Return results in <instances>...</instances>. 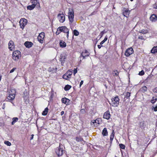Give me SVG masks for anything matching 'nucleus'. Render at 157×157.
Here are the masks:
<instances>
[{
	"label": "nucleus",
	"instance_id": "1",
	"mask_svg": "<svg viewBox=\"0 0 157 157\" xmlns=\"http://www.w3.org/2000/svg\"><path fill=\"white\" fill-rule=\"evenodd\" d=\"M21 53L19 51H15L13 54V59L14 60H17L21 57Z\"/></svg>",
	"mask_w": 157,
	"mask_h": 157
},
{
	"label": "nucleus",
	"instance_id": "2",
	"mask_svg": "<svg viewBox=\"0 0 157 157\" xmlns=\"http://www.w3.org/2000/svg\"><path fill=\"white\" fill-rule=\"evenodd\" d=\"M112 103L111 104L112 106L114 107H116L118 106L119 104L120 99L118 96H116L111 99Z\"/></svg>",
	"mask_w": 157,
	"mask_h": 157
},
{
	"label": "nucleus",
	"instance_id": "3",
	"mask_svg": "<svg viewBox=\"0 0 157 157\" xmlns=\"http://www.w3.org/2000/svg\"><path fill=\"white\" fill-rule=\"evenodd\" d=\"M74 13L73 10L71 12H69L68 13V17L69 19L70 23L71 24L74 21Z\"/></svg>",
	"mask_w": 157,
	"mask_h": 157
},
{
	"label": "nucleus",
	"instance_id": "4",
	"mask_svg": "<svg viewBox=\"0 0 157 157\" xmlns=\"http://www.w3.org/2000/svg\"><path fill=\"white\" fill-rule=\"evenodd\" d=\"M27 22V20L25 18H21L20 20L19 23L21 28L23 29L25 26L26 25Z\"/></svg>",
	"mask_w": 157,
	"mask_h": 157
},
{
	"label": "nucleus",
	"instance_id": "5",
	"mask_svg": "<svg viewBox=\"0 0 157 157\" xmlns=\"http://www.w3.org/2000/svg\"><path fill=\"white\" fill-rule=\"evenodd\" d=\"M44 33L42 32L39 34L37 37L38 41L41 43H43V40L44 37Z\"/></svg>",
	"mask_w": 157,
	"mask_h": 157
},
{
	"label": "nucleus",
	"instance_id": "6",
	"mask_svg": "<svg viewBox=\"0 0 157 157\" xmlns=\"http://www.w3.org/2000/svg\"><path fill=\"white\" fill-rule=\"evenodd\" d=\"M57 17L59 19L60 22L63 23L64 21L65 17L63 13L58 14L57 15Z\"/></svg>",
	"mask_w": 157,
	"mask_h": 157
},
{
	"label": "nucleus",
	"instance_id": "7",
	"mask_svg": "<svg viewBox=\"0 0 157 157\" xmlns=\"http://www.w3.org/2000/svg\"><path fill=\"white\" fill-rule=\"evenodd\" d=\"M133 52V49L132 48H130L127 49L125 52V55L126 56H128Z\"/></svg>",
	"mask_w": 157,
	"mask_h": 157
},
{
	"label": "nucleus",
	"instance_id": "8",
	"mask_svg": "<svg viewBox=\"0 0 157 157\" xmlns=\"http://www.w3.org/2000/svg\"><path fill=\"white\" fill-rule=\"evenodd\" d=\"M89 53L86 50H85L82 52L81 56L82 57L83 59H84L86 57L89 56Z\"/></svg>",
	"mask_w": 157,
	"mask_h": 157
},
{
	"label": "nucleus",
	"instance_id": "9",
	"mask_svg": "<svg viewBox=\"0 0 157 157\" xmlns=\"http://www.w3.org/2000/svg\"><path fill=\"white\" fill-rule=\"evenodd\" d=\"M30 2L32 4H34L35 6L37 7H40V3L38 0H30Z\"/></svg>",
	"mask_w": 157,
	"mask_h": 157
},
{
	"label": "nucleus",
	"instance_id": "10",
	"mask_svg": "<svg viewBox=\"0 0 157 157\" xmlns=\"http://www.w3.org/2000/svg\"><path fill=\"white\" fill-rule=\"evenodd\" d=\"M15 97H14L13 95H10L9 94V96H8L6 99V101H8L11 102L13 104L12 102V101L14 99Z\"/></svg>",
	"mask_w": 157,
	"mask_h": 157
},
{
	"label": "nucleus",
	"instance_id": "11",
	"mask_svg": "<svg viewBox=\"0 0 157 157\" xmlns=\"http://www.w3.org/2000/svg\"><path fill=\"white\" fill-rule=\"evenodd\" d=\"M110 116L109 112L107 111L104 113L103 118L107 120H109L110 118Z\"/></svg>",
	"mask_w": 157,
	"mask_h": 157
},
{
	"label": "nucleus",
	"instance_id": "12",
	"mask_svg": "<svg viewBox=\"0 0 157 157\" xmlns=\"http://www.w3.org/2000/svg\"><path fill=\"white\" fill-rule=\"evenodd\" d=\"M150 19L152 21H155L157 20V16L155 14H153L151 16Z\"/></svg>",
	"mask_w": 157,
	"mask_h": 157
},
{
	"label": "nucleus",
	"instance_id": "13",
	"mask_svg": "<svg viewBox=\"0 0 157 157\" xmlns=\"http://www.w3.org/2000/svg\"><path fill=\"white\" fill-rule=\"evenodd\" d=\"M61 101L63 103L67 105H68L69 102L70 101V100L66 98H62Z\"/></svg>",
	"mask_w": 157,
	"mask_h": 157
},
{
	"label": "nucleus",
	"instance_id": "14",
	"mask_svg": "<svg viewBox=\"0 0 157 157\" xmlns=\"http://www.w3.org/2000/svg\"><path fill=\"white\" fill-rule=\"evenodd\" d=\"M24 45L26 48H29L32 46L33 44L31 42L26 41L24 43Z\"/></svg>",
	"mask_w": 157,
	"mask_h": 157
},
{
	"label": "nucleus",
	"instance_id": "15",
	"mask_svg": "<svg viewBox=\"0 0 157 157\" xmlns=\"http://www.w3.org/2000/svg\"><path fill=\"white\" fill-rule=\"evenodd\" d=\"M13 42L12 40H10L8 43L9 48L10 50H12L14 48Z\"/></svg>",
	"mask_w": 157,
	"mask_h": 157
},
{
	"label": "nucleus",
	"instance_id": "16",
	"mask_svg": "<svg viewBox=\"0 0 157 157\" xmlns=\"http://www.w3.org/2000/svg\"><path fill=\"white\" fill-rule=\"evenodd\" d=\"M57 70V68L56 67V68H54V67H50L48 68V71L49 72H51L52 73H56V72Z\"/></svg>",
	"mask_w": 157,
	"mask_h": 157
},
{
	"label": "nucleus",
	"instance_id": "17",
	"mask_svg": "<svg viewBox=\"0 0 157 157\" xmlns=\"http://www.w3.org/2000/svg\"><path fill=\"white\" fill-rule=\"evenodd\" d=\"M123 14L124 16L127 17V15H128L129 10L128 9L124 8L123 10Z\"/></svg>",
	"mask_w": 157,
	"mask_h": 157
},
{
	"label": "nucleus",
	"instance_id": "18",
	"mask_svg": "<svg viewBox=\"0 0 157 157\" xmlns=\"http://www.w3.org/2000/svg\"><path fill=\"white\" fill-rule=\"evenodd\" d=\"M131 93L129 92H126L125 94L124 98V100L125 101V98H126L128 100V101H129V97L130 96Z\"/></svg>",
	"mask_w": 157,
	"mask_h": 157
},
{
	"label": "nucleus",
	"instance_id": "19",
	"mask_svg": "<svg viewBox=\"0 0 157 157\" xmlns=\"http://www.w3.org/2000/svg\"><path fill=\"white\" fill-rule=\"evenodd\" d=\"M59 45L60 47L62 48H64L66 46L65 42L61 40H60L59 41Z\"/></svg>",
	"mask_w": 157,
	"mask_h": 157
},
{
	"label": "nucleus",
	"instance_id": "20",
	"mask_svg": "<svg viewBox=\"0 0 157 157\" xmlns=\"http://www.w3.org/2000/svg\"><path fill=\"white\" fill-rule=\"evenodd\" d=\"M16 93V91L15 89H11L10 91L9 92V94H10V95H13L14 97H15Z\"/></svg>",
	"mask_w": 157,
	"mask_h": 157
},
{
	"label": "nucleus",
	"instance_id": "21",
	"mask_svg": "<svg viewBox=\"0 0 157 157\" xmlns=\"http://www.w3.org/2000/svg\"><path fill=\"white\" fill-rule=\"evenodd\" d=\"M151 52L153 54L157 53V46L154 47L151 50Z\"/></svg>",
	"mask_w": 157,
	"mask_h": 157
},
{
	"label": "nucleus",
	"instance_id": "22",
	"mask_svg": "<svg viewBox=\"0 0 157 157\" xmlns=\"http://www.w3.org/2000/svg\"><path fill=\"white\" fill-rule=\"evenodd\" d=\"M114 134L115 133L114 132V130H113L112 131V132L110 136V140L111 143H112V141L113 139Z\"/></svg>",
	"mask_w": 157,
	"mask_h": 157
},
{
	"label": "nucleus",
	"instance_id": "23",
	"mask_svg": "<svg viewBox=\"0 0 157 157\" xmlns=\"http://www.w3.org/2000/svg\"><path fill=\"white\" fill-rule=\"evenodd\" d=\"M35 5L34 4H32L31 5L28 6L27 7V10H33L35 7Z\"/></svg>",
	"mask_w": 157,
	"mask_h": 157
},
{
	"label": "nucleus",
	"instance_id": "24",
	"mask_svg": "<svg viewBox=\"0 0 157 157\" xmlns=\"http://www.w3.org/2000/svg\"><path fill=\"white\" fill-rule=\"evenodd\" d=\"M102 134L104 136H107L108 135V133L106 128H104L102 132Z\"/></svg>",
	"mask_w": 157,
	"mask_h": 157
},
{
	"label": "nucleus",
	"instance_id": "25",
	"mask_svg": "<svg viewBox=\"0 0 157 157\" xmlns=\"http://www.w3.org/2000/svg\"><path fill=\"white\" fill-rule=\"evenodd\" d=\"M147 87L145 86H144L142 87L140 89V90L143 93H144L147 91Z\"/></svg>",
	"mask_w": 157,
	"mask_h": 157
},
{
	"label": "nucleus",
	"instance_id": "26",
	"mask_svg": "<svg viewBox=\"0 0 157 157\" xmlns=\"http://www.w3.org/2000/svg\"><path fill=\"white\" fill-rule=\"evenodd\" d=\"M18 120V118L17 117H13L12 118L13 121L12 122L11 124L13 125H14V124L17 122Z\"/></svg>",
	"mask_w": 157,
	"mask_h": 157
},
{
	"label": "nucleus",
	"instance_id": "27",
	"mask_svg": "<svg viewBox=\"0 0 157 157\" xmlns=\"http://www.w3.org/2000/svg\"><path fill=\"white\" fill-rule=\"evenodd\" d=\"M139 32L140 33H142L144 34H145L148 33V30L146 29H143L139 31Z\"/></svg>",
	"mask_w": 157,
	"mask_h": 157
},
{
	"label": "nucleus",
	"instance_id": "28",
	"mask_svg": "<svg viewBox=\"0 0 157 157\" xmlns=\"http://www.w3.org/2000/svg\"><path fill=\"white\" fill-rule=\"evenodd\" d=\"M48 108L47 107L46 108L44 109V110L43 112V113H42V114L44 116H45L47 115L48 112Z\"/></svg>",
	"mask_w": 157,
	"mask_h": 157
},
{
	"label": "nucleus",
	"instance_id": "29",
	"mask_svg": "<svg viewBox=\"0 0 157 157\" xmlns=\"http://www.w3.org/2000/svg\"><path fill=\"white\" fill-rule=\"evenodd\" d=\"M71 87V86L67 85L65 86L64 89L65 90L67 91L70 90Z\"/></svg>",
	"mask_w": 157,
	"mask_h": 157
},
{
	"label": "nucleus",
	"instance_id": "30",
	"mask_svg": "<svg viewBox=\"0 0 157 157\" xmlns=\"http://www.w3.org/2000/svg\"><path fill=\"white\" fill-rule=\"evenodd\" d=\"M72 74V70L70 71L69 70L67 73V75L68 77L69 78H71V75Z\"/></svg>",
	"mask_w": 157,
	"mask_h": 157
},
{
	"label": "nucleus",
	"instance_id": "31",
	"mask_svg": "<svg viewBox=\"0 0 157 157\" xmlns=\"http://www.w3.org/2000/svg\"><path fill=\"white\" fill-rule=\"evenodd\" d=\"M76 140L77 141L79 142V141H82L83 140V139L80 136L79 137H76Z\"/></svg>",
	"mask_w": 157,
	"mask_h": 157
},
{
	"label": "nucleus",
	"instance_id": "32",
	"mask_svg": "<svg viewBox=\"0 0 157 157\" xmlns=\"http://www.w3.org/2000/svg\"><path fill=\"white\" fill-rule=\"evenodd\" d=\"M145 125L144 121H142L140 122V128L144 127Z\"/></svg>",
	"mask_w": 157,
	"mask_h": 157
},
{
	"label": "nucleus",
	"instance_id": "33",
	"mask_svg": "<svg viewBox=\"0 0 157 157\" xmlns=\"http://www.w3.org/2000/svg\"><path fill=\"white\" fill-rule=\"evenodd\" d=\"M157 100V98H155L154 97H152V99L151 100V102L152 104H154L156 102Z\"/></svg>",
	"mask_w": 157,
	"mask_h": 157
},
{
	"label": "nucleus",
	"instance_id": "34",
	"mask_svg": "<svg viewBox=\"0 0 157 157\" xmlns=\"http://www.w3.org/2000/svg\"><path fill=\"white\" fill-rule=\"evenodd\" d=\"M73 33L74 35L75 36H78L79 34V32L76 29H75L73 31Z\"/></svg>",
	"mask_w": 157,
	"mask_h": 157
},
{
	"label": "nucleus",
	"instance_id": "35",
	"mask_svg": "<svg viewBox=\"0 0 157 157\" xmlns=\"http://www.w3.org/2000/svg\"><path fill=\"white\" fill-rule=\"evenodd\" d=\"M63 27H64V26H62L58 28V30H59V31H60V32H63L64 29Z\"/></svg>",
	"mask_w": 157,
	"mask_h": 157
},
{
	"label": "nucleus",
	"instance_id": "36",
	"mask_svg": "<svg viewBox=\"0 0 157 157\" xmlns=\"http://www.w3.org/2000/svg\"><path fill=\"white\" fill-rule=\"evenodd\" d=\"M107 39H108V38H107V36H105V38L104 39V40H102V41H101L100 42V44L101 45L102 44L107 40Z\"/></svg>",
	"mask_w": 157,
	"mask_h": 157
},
{
	"label": "nucleus",
	"instance_id": "37",
	"mask_svg": "<svg viewBox=\"0 0 157 157\" xmlns=\"http://www.w3.org/2000/svg\"><path fill=\"white\" fill-rule=\"evenodd\" d=\"M64 28V31L63 33H67L69 32V29L67 28L66 26H64V27H63Z\"/></svg>",
	"mask_w": 157,
	"mask_h": 157
},
{
	"label": "nucleus",
	"instance_id": "38",
	"mask_svg": "<svg viewBox=\"0 0 157 157\" xmlns=\"http://www.w3.org/2000/svg\"><path fill=\"white\" fill-rule=\"evenodd\" d=\"M63 78L67 80L68 78H69V77L67 76V75H66L65 74H64L63 76Z\"/></svg>",
	"mask_w": 157,
	"mask_h": 157
},
{
	"label": "nucleus",
	"instance_id": "39",
	"mask_svg": "<svg viewBox=\"0 0 157 157\" xmlns=\"http://www.w3.org/2000/svg\"><path fill=\"white\" fill-rule=\"evenodd\" d=\"M119 146L122 149H124L125 146L124 144H119Z\"/></svg>",
	"mask_w": 157,
	"mask_h": 157
},
{
	"label": "nucleus",
	"instance_id": "40",
	"mask_svg": "<svg viewBox=\"0 0 157 157\" xmlns=\"http://www.w3.org/2000/svg\"><path fill=\"white\" fill-rule=\"evenodd\" d=\"M5 144L8 146H10L11 145V143L9 141H5L4 142Z\"/></svg>",
	"mask_w": 157,
	"mask_h": 157
},
{
	"label": "nucleus",
	"instance_id": "41",
	"mask_svg": "<svg viewBox=\"0 0 157 157\" xmlns=\"http://www.w3.org/2000/svg\"><path fill=\"white\" fill-rule=\"evenodd\" d=\"M144 74V72L143 70H142L139 73V75H143Z\"/></svg>",
	"mask_w": 157,
	"mask_h": 157
},
{
	"label": "nucleus",
	"instance_id": "42",
	"mask_svg": "<svg viewBox=\"0 0 157 157\" xmlns=\"http://www.w3.org/2000/svg\"><path fill=\"white\" fill-rule=\"evenodd\" d=\"M104 35L103 32H101L100 33V34L98 36V37L99 36H100L99 39H100L103 36V35Z\"/></svg>",
	"mask_w": 157,
	"mask_h": 157
},
{
	"label": "nucleus",
	"instance_id": "43",
	"mask_svg": "<svg viewBox=\"0 0 157 157\" xmlns=\"http://www.w3.org/2000/svg\"><path fill=\"white\" fill-rule=\"evenodd\" d=\"M77 68H74V69L73 74H74V75H75V74L77 73Z\"/></svg>",
	"mask_w": 157,
	"mask_h": 157
},
{
	"label": "nucleus",
	"instance_id": "44",
	"mask_svg": "<svg viewBox=\"0 0 157 157\" xmlns=\"http://www.w3.org/2000/svg\"><path fill=\"white\" fill-rule=\"evenodd\" d=\"M80 112L82 114L86 112V111L84 109H81L80 110Z\"/></svg>",
	"mask_w": 157,
	"mask_h": 157
},
{
	"label": "nucleus",
	"instance_id": "45",
	"mask_svg": "<svg viewBox=\"0 0 157 157\" xmlns=\"http://www.w3.org/2000/svg\"><path fill=\"white\" fill-rule=\"evenodd\" d=\"M152 91L154 93H157V87L153 89Z\"/></svg>",
	"mask_w": 157,
	"mask_h": 157
},
{
	"label": "nucleus",
	"instance_id": "46",
	"mask_svg": "<svg viewBox=\"0 0 157 157\" xmlns=\"http://www.w3.org/2000/svg\"><path fill=\"white\" fill-rule=\"evenodd\" d=\"M16 69V68L14 67L10 71V73H12Z\"/></svg>",
	"mask_w": 157,
	"mask_h": 157
},
{
	"label": "nucleus",
	"instance_id": "47",
	"mask_svg": "<svg viewBox=\"0 0 157 157\" xmlns=\"http://www.w3.org/2000/svg\"><path fill=\"white\" fill-rule=\"evenodd\" d=\"M60 32H60V31H59V30H58V28L57 29V31L56 32V34L57 35H59V34L60 33Z\"/></svg>",
	"mask_w": 157,
	"mask_h": 157
},
{
	"label": "nucleus",
	"instance_id": "48",
	"mask_svg": "<svg viewBox=\"0 0 157 157\" xmlns=\"http://www.w3.org/2000/svg\"><path fill=\"white\" fill-rule=\"evenodd\" d=\"M154 8L155 9H157V2L155 3V4L154 5Z\"/></svg>",
	"mask_w": 157,
	"mask_h": 157
},
{
	"label": "nucleus",
	"instance_id": "49",
	"mask_svg": "<svg viewBox=\"0 0 157 157\" xmlns=\"http://www.w3.org/2000/svg\"><path fill=\"white\" fill-rule=\"evenodd\" d=\"M138 38L139 39H141V40H144V38L143 36H140L138 37Z\"/></svg>",
	"mask_w": 157,
	"mask_h": 157
},
{
	"label": "nucleus",
	"instance_id": "50",
	"mask_svg": "<svg viewBox=\"0 0 157 157\" xmlns=\"http://www.w3.org/2000/svg\"><path fill=\"white\" fill-rule=\"evenodd\" d=\"M53 91L51 92V96H50V97H51V98H53Z\"/></svg>",
	"mask_w": 157,
	"mask_h": 157
},
{
	"label": "nucleus",
	"instance_id": "51",
	"mask_svg": "<svg viewBox=\"0 0 157 157\" xmlns=\"http://www.w3.org/2000/svg\"><path fill=\"white\" fill-rule=\"evenodd\" d=\"M114 72H115V71H114ZM115 72H116V73H115V75L116 76H117V75H118L119 72L117 70L115 71Z\"/></svg>",
	"mask_w": 157,
	"mask_h": 157
},
{
	"label": "nucleus",
	"instance_id": "52",
	"mask_svg": "<svg viewBox=\"0 0 157 157\" xmlns=\"http://www.w3.org/2000/svg\"><path fill=\"white\" fill-rule=\"evenodd\" d=\"M83 81L82 80L81 81L80 83V85H79L80 87H81L82 85L83 84Z\"/></svg>",
	"mask_w": 157,
	"mask_h": 157
},
{
	"label": "nucleus",
	"instance_id": "53",
	"mask_svg": "<svg viewBox=\"0 0 157 157\" xmlns=\"http://www.w3.org/2000/svg\"><path fill=\"white\" fill-rule=\"evenodd\" d=\"M103 46L102 45H98V48L99 49H100L101 48V47H102Z\"/></svg>",
	"mask_w": 157,
	"mask_h": 157
},
{
	"label": "nucleus",
	"instance_id": "54",
	"mask_svg": "<svg viewBox=\"0 0 157 157\" xmlns=\"http://www.w3.org/2000/svg\"><path fill=\"white\" fill-rule=\"evenodd\" d=\"M33 136H34V135L33 134H32V135H31V137L30 139V140H32L33 139Z\"/></svg>",
	"mask_w": 157,
	"mask_h": 157
},
{
	"label": "nucleus",
	"instance_id": "55",
	"mask_svg": "<svg viewBox=\"0 0 157 157\" xmlns=\"http://www.w3.org/2000/svg\"><path fill=\"white\" fill-rule=\"evenodd\" d=\"M64 113V111H62L60 113V115L61 116H62Z\"/></svg>",
	"mask_w": 157,
	"mask_h": 157
},
{
	"label": "nucleus",
	"instance_id": "56",
	"mask_svg": "<svg viewBox=\"0 0 157 157\" xmlns=\"http://www.w3.org/2000/svg\"><path fill=\"white\" fill-rule=\"evenodd\" d=\"M61 64L62 65H63V64L64 63V62H63L62 61V58L61 59Z\"/></svg>",
	"mask_w": 157,
	"mask_h": 157
},
{
	"label": "nucleus",
	"instance_id": "57",
	"mask_svg": "<svg viewBox=\"0 0 157 157\" xmlns=\"http://www.w3.org/2000/svg\"><path fill=\"white\" fill-rule=\"evenodd\" d=\"M5 103H4L3 104V106H2V109H4V108L5 107Z\"/></svg>",
	"mask_w": 157,
	"mask_h": 157
},
{
	"label": "nucleus",
	"instance_id": "58",
	"mask_svg": "<svg viewBox=\"0 0 157 157\" xmlns=\"http://www.w3.org/2000/svg\"><path fill=\"white\" fill-rule=\"evenodd\" d=\"M101 32H103L104 34L105 33H106L107 32V31H105V30H104L103 31H102Z\"/></svg>",
	"mask_w": 157,
	"mask_h": 157
},
{
	"label": "nucleus",
	"instance_id": "59",
	"mask_svg": "<svg viewBox=\"0 0 157 157\" xmlns=\"http://www.w3.org/2000/svg\"><path fill=\"white\" fill-rule=\"evenodd\" d=\"M69 33V32L66 33H67V38H68V37Z\"/></svg>",
	"mask_w": 157,
	"mask_h": 157
},
{
	"label": "nucleus",
	"instance_id": "60",
	"mask_svg": "<svg viewBox=\"0 0 157 157\" xmlns=\"http://www.w3.org/2000/svg\"><path fill=\"white\" fill-rule=\"evenodd\" d=\"M137 144L138 145H139V143H138V140H137Z\"/></svg>",
	"mask_w": 157,
	"mask_h": 157
},
{
	"label": "nucleus",
	"instance_id": "61",
	"mask_svg": "<svg viewBox=\"0 0 157 157\" xmlns=\"http://www.w3.org/2000/svg\"><path fill=\"white\" fill-rule=\"evenodd\" d=\"M96 122V121H94V122H93V123H94V122Z\"/></svg>",
	"mask_w": 157,
	"mask_h": 157
},
{
	"label": "nucleus",
	"instance_id": "62",
	"mask_svg": "<svg viewBox=\"0 0 157 157\" xmlns=\"http://www.w3.org/2000/svg\"><path fill=\"white\" fill-rule=\"evenodd\" d=\"M132 2L133 1V0H130Z\"/></svg>",
	"mask_w": 157,
	"mask_h": 157
},
{
	"label": "nucleus",
	"instance_id": "63",
	"mask_svg": "<svg viewBox=\"0 0 157 157\" xmlns=\"http://www.w3.org/2000/svg\"><path fill=\"white\" fill-rule=\"evenodd\" d=\"M93 14L92 13H91V15H92Z\"/></svg>",
	"mask_w": 157,
	"mask_h": 157
},
{
	"label": "nucleus",
	"instance_id": "64",
	"mask_svg": "<svg viewBox=\"0 0 157 157\" xmlns=\"http://www.w3.org/2000/svg\"><path fill=\"white\" fill-rule=\"evenodd\" d=\"M141 157H144V156H142V155H141Z\"/></svg>",
	"mask_w": 157,
	"mask_h": 157
}]
</instances>
